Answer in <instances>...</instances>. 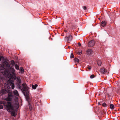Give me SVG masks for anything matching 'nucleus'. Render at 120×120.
I'll return each mask as SVG.
<instances>
[{"instance_id": "obj_1", "label": "nucleus", "mask_w": 120, "mask_h": 120, "mask_svg": "<svg viewBox=\"0 0 120 120\" xmlns=\"http://www.w3.org/2000/svg\"><path fill=\"white\" fill-rule=\"evenodd\" d=\"M15 64L14 61L11 60L8 63V60L3 64L7 68L6 70H4V72H3L2 70L1 71L2 75H0V82H3L4 80V76L6 77V82L8 85L9 87L11 86L12 89L15 87L14 81L15 80L16 81V84L18 88L21 89V90L25 96H27L29 94L28 90L29 88L26 85L25 83L22 84V85L21 84V81L19 77H16L15 74V70L14 67Z\"/></svg>"}, {"instance_id": "obj_2", "label": "nucleus", "mask_w": 120, "mask_h": 120, "mask_svg": "<svg viewBox=\"0 0 120 120\" xmlns=\"http://www.w3.org/2000/svg\"><path fill=\"white\" fill-rule=\"evenodd\" d=\"M6 108L8 111L11 112L12 115L15 117L17 114L16 111L15 110L14 107L13 106L11 102H8L6 106Z\"/></svg>"}, {"instance_id": "obj_3", "label": "nucleus", "mask_w": 120, "mask_h": 120, "mask_svg": "<svg viewBox=\"0 0 120 120\" xmlns=\"http://www.w3.org/2000/svg\"><path fill=\"white\" fill-rule=\"evenodd\" d=\"M5 89H2L0 91V95H2L5 94H6V93H8L9 92V90L8 89L6 90V88L5 87Z\"/></svg>"}, {"instance_id": "obj_4", "label": "nucleus", "mask_w": 120, "mask_h": 120, "mask_svg": "<svg viewBox=\"0 0 120 120\" xmlns=\"http://www.w3.org/2000/svg\"><path fill=\"white\" fill-rule=\"evenodd\" d=\"M1 66H2L3 67V68L2 69H1L0 70V75H2V73L1 72V71L3 70L2 71L3 72H4V66H2V65H1ZM4 80L3 81V82H0V88H3V84H2V83H3V82L4 81Z\"/></svg>"}, {"instance_id": "obj_5", "label": "nucleus", "mask_w": 120, "mask_h": 120, "mask_svg": "<svg viewBox=\"0 0 120 120\" xmlns=\"http://www.w3.org/2000/svg\"><path fill=\"white\" fill-rule=\"evenodd\" d=\"M8 96L7 98L8 101H11L13 96L11 92H9L8 94Z\"/></svg>"}, {"instance_id": "obj_6", "label": "nucleus", "mask_w": 120, "mask_h": 120, "mask_svg": "<svg viewBox=\"0 0 120 120\" xmlns=\"http://www.w3.org/2000/svg\"><path fill=\"white\" fill-rule=\"evenodd\" d=\"M95 44V42L94 40L91 41L89 43L88 46L90 47H91L93 46Z\"/></svg>"}, {"instance_id": "obj_7", "label": "nucleus", "mask_w": 120, "mask_h": 120, "mask_svg": "<svg viewBox=\"0 0 120 120\" xmlns=\"http://www.w3.org/2000/svg\"><path fill=\"white\" fill-rule=\"evenodd\" d=\"M7 60L6 58L3 57L2 56H0V61H1L3 64Z\"/></svg>"}, {"instance_id": "obj_8", "label": "nucleus", "mask_w": 120, "mask_h": 120, "mask_svg": "<svg viewBox=\"0 0 120 120\" xmlns=\"http://www.w3.org/2000/svg\"><path fill=\"white\" fill-rule=\"evenodd\" d=\"M100 71L102 73L105 74H106L107 72L106 69L104 68H102L101 69Z\"/></svg>"}, {"instance_id": "obj_9", "label": "nucleus", "mask_w": 120, "mask_h": 120, "mask_svg": "<svg viewBox=\"0 0 120 120\" xmlns=\"http://www.w3.org/2000/svg\"><path fill=\"white\" fill-rule=\"evenodd\" d=\"M13 93L14 95L18 97H19V94L17 90H15L13 92Z\"/></svg>"}, {"instance_id": "obj_10", "label": "nucleus", "mask_w": 120, "mask_h": 120, "mask_svg": "<svg viewBox=\"0 0 120 120\" xmlns=\"http://www.w3.org/2000/svg\"><path fill=\"white\" fill-rule=\"evenodd\" d=\"M87 54L89 55H91L93 53V51L90 49H89L86 51Z\"/></svg>"}, {"instance_id": "obj_11", "label": "nucleus", "mask_w": 120, "mask_h": 120, "mask_svg": "<svg viewBox=\"0 0 120 120\" xmlns=\"http://www.w3.org/2000/svg\"><path fill=\"white\" fill-rule=\"evenodd\" d=\"M6 104V102L4 101L1 100H0V109H3V107L1 104H3L4 105Z\"/></svg>"}, {"instance_id": "obj_12", "label": "nucleus", "mask_w": 120, "mask_h": 120, "mask_svg": "<svg viewBox=\"0 0 120 120\" xmlns=\"http://www.w3.org/2000/svg\"><path fill=\"white\" fill-rule=\"evenodd\" d=\"M106 23V22L105 21H103L101 23V26H104Z\"/></svg>"}, {"instance_id": "obj_13", "label": "nucleus", "mask_w": 120, "mask_h": 120, "mask_svg": "<svg viewBox=\"0 0 120 120\" xmlns=\"http://www.w3.org/2000/svg\"><path fill=\"white\" fill-rule=\"evenodd\" d=\"M66 38H68V41H71L72 39V37L71 35H70L68 37H67Z\"/></svg>"}, {"instance_id": "obj_14", "label": "nucleus", "mask_w": 120, "mask_h": 120, "mask_svg": "<svg viewBox=\"0 0 120 120\" xmlns=\"http://www.w3.org/2000/svg\"><path fill=\"white\" fill-rule=\"evenodd\" d=\"M38 85L36 84H35L34 85H33L32 86L33 89H35L36 87H37Z\"/></svg>"}, {"instance_id": "obj_15", "label": "nucleus", "mask_w": 120, "mask_h": 120, "mask_svg": "<svg viewBox=\"0 0 120 120\" xmlns=\"http://www.w3.org/2000/svg\"><path fill=\"white\" fill-rule=\"evenodd\" d=\"M20 72L21 73H22L23 72L24 70H23V68L22 67H21L20 68Z\"/></svg>"}, {"instance_id": "obj_16", "label": "nucleus", "mask_w": 120, "mask_h": 120, "mask_svg": "<svg viewBox=\"0 0 120 120\" xmlns=\"http://www.w3.org/2000/svg\"><path fill=\"white\" fill-rule=\"evenodd\" d=\"M97 64L99 66H101V61L100 60H98L97 61Z\"/></svg>"}, {"instance_id": "obj_17", "label": "nucleus", "mask_w": 120, "mask_h": 120, "mask_svg": "<svg viewBox=\"0 0 120 120\" xmlns=\"http://www.w3.org/2000/svg\"><path fill=\"white\" fill-rule=\"evenodd\" d=\"M82 51L81 50H80L77 52V54L79 55H81L82 54Z\"/></svg>"}, {"instance_id": "obj_18", "label": "nucleus", "mask_w": 120, "mask_h": 120, "mask_svg": "<svg viewBox=\"0 0 120 120\" xmlns=\"http://www.w3.org/2000/svg\"><path fill=\"white\" fill-rule=\"evenodd\" d=\"M15 69L17 70H18L19 69V67L18 65L16 64L15 65Z\"/></svg>"}, {"instance_id": "obj_19", "label": "nucleus", "mask_w": 120, "mask_h": 120, "mask_svg": "<svg viewBox=\"0 0 120 120\" xmlns=\"http://www.w3.org/2000/svg\"><path fill=\"white\" fill-rule=\"evenodd\" d=\"M110 106L111 109H114V106L112 104H111L110 105Z\"/></svg>"}, {"instance_id": "obj_20", "label": "nucleus", "mask_w": 120, "mask_h": 120, "mask_svg": "<svg viewBox=\"0 0 120 120\" xmlns=\"http://www.w3.org/2000/svg\"><path fill=\"white\" fill-rule=\"evenodd\" d=\"M28 104L29 105V109L30 110H31L32 109V107L31 105L30 104V103L28 102Z\"/></svg>"}, {"instance_id": "obj_21", "label": "nucleus", "mask_w": 120, "mask_h": 120, "mask_svg": "<svg viewBox=\"0 0 120 120\" xmlns=\"http://www.w3.org/2000/svg\"><path fill=\"white\" fill-rule=\"evenodd\" d=\"M82 8L84 10H86L87 9V7L86 6H82Z\"/></svg>"}, {"instance_id": "obj_22", "label": "nucleus", "mask_w": 120, "mask_h": 120, "mask_svg": "<svg viewBox=\"0 0 120 120\" xmlns=\"http://www.w3.org/2000/svg\"><path fill=\"white\" fill-rule=\"evenodd\" d=\"M75 62H77V63H79V60L77 58H76L75 59Z\"/></svg>"}, {"instance_id": "obj_23", "label": "nucleus", "mask_w": 120, "mask_h": 120, "mask_svg": "<svg viewBox=\"0 0 120 120\" xmlns=\"http://www.w3.org/2000/svg\"><path fill=\"white\" fill-rule=\"evenodd\" d=\"M94 75H92L90 76V78L91 79L94 78Z\"/></svg>"}, {"instance_id": "obj_24", "label": "nucleus", "mask_w": 120, "mask_h": 120, "mask_svg": "<svg viewBox=\"0 0 120 120\" xmlns=\"http://www.w3.org/2000/svg\"><path fill=\"white\" fill-rule=\"evenodd\" d=\"M16 105H17L18 106H19V103L18 102V101H16Z\"/></svg>"}, {"instance_id": "obj_25", "label": "nucleus", "mask_w": 120, "mask_h": 120, "mask_svg": "<svg viewBox=\"0 0 120 120\" xmlns=\"http://www.w3.org/2000/svg\"><path fill=\"white\" fill-rule=\"evenodd\" d=\"M88 68L89 70H90L91 69V67L90 66H89L87 67Z\"/></svg>"}, {"instance_id": "obj_26", "label": "nucleus", "mask_w": 120, "mask_h": 120, "mask_svg": "<svg viewBox=\"0 0 120 120\" xmlns=\"http://www.w3.org/2000/svg\"><path fill=\"white\" fill-rule=\"evenodd\" d=\"M102 105L103 106H104L105 107L106 106V104L105 103H104Z\"/></svg>"}, {"instance_id": "obj_27", "label": "nucleus", "mask_w": 120, "mask_h": 120, "mask_svg": "<svg viewBox=\"0 0 120 120\" xmlns=\"http://www.w3.org/2000/svg\"><path fill=\"white\" fill-rule=\"evenodd\" d=\"M73 55L72 54H71V58H73Z\"/></svg>"}, {"instance_id": "obj_28", "label": "nucleus", "mask_w": 120, "mask_h": 120, "mask_svg": "<svg viewBox=\"0 0 120 120\" xmlns=\"http://www.w3.org/2000/svg\"><path fill=\"white\" fill-rule=\"evenodd\" d=\"M78 45L79 46H80L81 45V44H80L79 43H78Z\"/></svg>"}, {"instance_id": "obj_29", "label": "nucleus", "mask_w": 120, "mask_h": 120, "mask_svg": "<svg viewBox=\"0 0 120 120\" xmlns=\"http://www.w3.org/2000/svg\"><path fill=\"white\" fill-rule=\"evenodd\" d=\"M98 104L99 105H100L101 104H100V103L99 102H98Z\"/></svg>"}, {"instance_id": "obj_30", "label": "nucleus", "mask_w": 120, "mask_h": 120, "mask_svg": "<svg viewBox=\"0 0 120 120\" xmlns=\"http://www.w3.org/2000/svg\"><path fill=\"white\" fill-rule=\"evenodd\" d=\"M68 48L69 49H70V46H68Z\"/></svg>"}, {"instance_id": "obj_31", "label": "nucleus", "mask_w": 120, "mask_h": 120, "mask_svg": "<svg viewBox=\"0 0 120 120\" xmlns=\"http://www.w3.org/2000/svg\"><path fill=\"white\" fill-rule=\"evenodd\" d=\"M67 31L66 30H64V32H67Z\"/></svg>"}]
</instances>
